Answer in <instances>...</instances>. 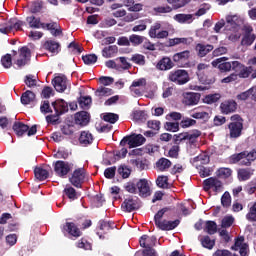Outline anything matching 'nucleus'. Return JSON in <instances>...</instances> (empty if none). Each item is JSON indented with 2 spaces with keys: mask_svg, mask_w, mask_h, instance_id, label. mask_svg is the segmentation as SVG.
I'll list each match as a JSON object with an SVG mask.
<instances>
[{
  "mask_svg": "<svg viewBox=\"0 0 256 256\" xmlns=\"http://www.w3.org/2000/svg\"><path fill=\"white\" fill-rule=\"evenodd\" d=\"M241 27L239 26V17L237 15L226 17L225 31L229 41H239L241 39Z\"/></svg>",
  "mask_w": 256,
  "mask_h": 256,
  "instance_id": "1",
  "label": "nucleus"
},
{
  "mask_svg": "<svg viewBox=\"0 0 256 256\" xmlns=\"http://www.w3.org/2000/svg\"><path fill=\"white\" fill-rule=\"evenodd\" d=\"M140 246H142L145 250H143V256H157V252H155V243H157V238L155 236H147L143 235L140 238Z\"/></svg>",
  "mask_w": 256,
  "mask_h": 256,
  "instance_id": "2",
  "label": "nucleus"
},
{
  "mask_svg": "<svg viewBox=\"0 0 256 256\" xmlns=\"http://www.w3.org/2000/svg\"><path fill=\"white\" fill-rule=\"evenodd\" d=\"M256 159V150L251 152H241L231 156V163H240V165H251V162Z\"/></svg>",
  "mask_w": 256,
  "mask_h": 256,
  "instance_id": "3",
  "label": "nucleus"
},
{
  "mask_svg": "<svg viewBox=\"0 0 256 256\" xmlns=\"http://www.w3.org/2000/svg\"><path fill=\"white\" fill-rule=\"evenodd\" d=\"M232 70L235 71L237 79H249L253 73L252 66H245L239 61H232Z\"/></svg>",
  "mask_w": 256,
  "mask_h": 256,
  "instance_id": "4",
  "label": "nucleus"
},
{
  "mask_svg": "<svg viewBox=\"0 0 256 256\" xmlns=\"http://www.w3.org/2000/svg\"><path fill=\"white\" fill-rule=\"evenodd\" d=\"M23 27V22L17 18H11L8 22L0 23V33L7 35L11 31H19Z\"/></svg>",
  "mask_w": 256,
  "mask_h": 256,
  "instance_id": "5",
  "label": "nucleus"
},
{
  "mask_svg": "<svg viewBox=\"0 0 256 256\" xmlns=\"http://www.w3.org/2000/svg\"><path fill=\"white\" fill-rule=\"evenodd\" d=\"M169 80L176 85H185L189 83V73L186 70H176L169 74Z\"/></svg>",
  "mask_w": 256,
  "mask_h": 256,
  "instance_id": "6",
  "label": "nucleus"
},
{
  "mask_svg": "<svg viewBox=\"0 0 256 256\" xmlns=\"http://www.w3.org/2000/svg\"><path fill=\"white\" fill-rule=\"evenodd\" d=\"M127 143L129 147H140V145L145 143V137H143L141 134H132L131 136L124 137L121 140L120 145L123 147L127 145Z\"/></svg>",
  "mask_w": 256,
  "mask_h": 256,
  "instance_id": "7",
  "label": "nucleus"
},
{
  "mask_svg": "<svg viewBox=\"0 0 256 256\" xmlns=\"http://www.w3.org/2000/svg\"><path fill=\"white\" fill-rule=\"evenodd\" d=\"M86 175L87 173L85 172V168H78L73 172L69 181L74 187L79 188L83 185Z\"/></svg>",
  "mask_w": 256,
  "mask_h": 256,
  "instance_id": "8",
  "label": "nucleus"
},
{
  "mask_svg": "<svg viewBox=\"0 0 256 256\" xmlns=\"http://www.w3.org/2000/svg\"><path fill=\"white\" fill-rule=\"evenodd\" d=\"M229 58L220 57L212 61V67H217L221 73H227L233 69V62H227Z\"/></svg>",
  "mask_w": 256,
  "mask_h": 256,
  "instance_id": "9",
  "label": "nucleus"
},
{
  "mask_svg": "<svg viewBox=\"0 0 256 256\" xmlns=\"http://www.w3.org/2000/svg\"><path fill=\"white\" fill-rule=\"evenodd\" d=\"M203 186L204 191H209L210 189H213L216 193L223 191V183L215 177L204 180Z\"/></svg>",
  "mask_w": 256,
  "mask_h": 256,
  "instance_id": "10",
  "label": "nucleus"
},
{
  "mask_svg": "<svg viewBox=\"0 0 256 256\" xmlns=\"http://www.w3.org/2000/svg\"><path fill=\"white\" fill-rule=\"evenodd\" d=\"M73 169V164L58 160L54 165V171L58 177H65Z\"/></svg>",
  "mask_w": 256,
  "mask_h": 256,
  "instance_id": "11",
  "label": "nucleus"
},
{
  "mask_svg": "<svg viewBox=\"0 0 256 256\" xmlns=\"http://www.w3.org/2000/svg\"><path fill=\"white\" fill-rule=\"evenodd\" d=\"M232 251H239L241 256L249 255V245L245 243V238L243 236L238 237L235 240V244L231 247Z\"/></svg>",
  "mask_w": 256,
  "mask_h": 256,
  "instance_id": "12",
  "label": "nucleus"
},
{
  "mask_svg": "<svg viewBox=\"0 0 256 256\" xmlns=\"http://www.w3.org/2000/svg\"><path fill=\"white\" fill-rule=\"evenodd\" d=\"M52 84L58 93H63L67 91V87H69V81L67 80V77H65V75L56 76L53 79Z\"/></svg>",
  "mask_w": 256,
  "mask_h": 256,
  "instance_id": "13",
  "label": "nucleus"
},
{
  "mask_svg": "<svg viewBox=\"0 0 256 256\" xmlns=\"http://www.w3.org/2000/svg\"><path fill=\"white\" fill-rule=\"evenodd\" d=\"M122 209L128 213L139 209V198H137V196H129L122 203Z\"/></svg>",
  "mask_w": 256,
  "mask_h": 256,
  "instance_id": "14",
  "label": "nucleus"
},
{
  "mask_svg": "<svg viewBox=\"0 0 256 256\" xmlns=\"http://www.w3.org/2000/svg\"><path fill=\"white\" fill-rule=\"evenodd\" d=\"M31 61V50L27 47H22L20 49L19 59L16 61L18 67H25Z\"/></svg>",
  "mask_w": 256,
  "mask_h": 256,
  "instance_id": "15",
  "label": "nucleus"
},
{
  "mask_svg": "<svg viewBox=\"0 0 256 256\" xmlns=\"http://www.w3.org/2000/svg\"><path fill=\"white\" fill-rule=\"evenodd\" d=\"M230 137L232 139H237L238 137H241V133L243 131V122H231L228 125Z\"/></svg>",
  "mask_w": 256,
  "mask_h": 256,
  "instance_id": "16",
  "label": "nucleus"
},
{
  "mask_svg": "<svg viewBox=\"0 0 256 256\" xmlns=\"http://www.w3.org/2000/svg\"><path fill=\"white\" fill-rule=\"evenodd\" d=\"M136 185L140 197H149L151 195V187H149V182L146 179H140L136 182Z\"/></svg>",
  "mask_w": 256,
  "mask_h": 256,
  "instance_id": "17",
  "label": "nucleus"
},
{
  "mask_svg": "<svg viewBox=\"0 0 256 256\" xmlns=\"http://www.w3.org/2000/svg\"><path fill=\"white\" fill-rule=\"evenodd\" d=\"M238 101H256V86L241 92L236 96Z\"/></svg>",
  "mask_w": 256,
  "mask_h": 256,
  "instance_id": "18",
  "label": "nucleus"
},
{
  "mask_svg": "<svg viewBox=\"0 0 256 256\" xmlns=\"http://www.w3.org/2000/svg\"><path fill=\"white\" fill-rule=\"evenodd\" d=\"M201 99V95L194 92H187L183 94L184 105H197Z\"/></svg>",
  "mask_w": 256,
  "mask_h": 256,
  "instance_id": "19",
  "label": "nucleus"
},
{
  "mask_svg": "<svg viewBox=\"0 0 256 256\" xmlns=\"http://www.w3.org/2000/svg\"><path fill=\"white\" fill-rule=\"evenodd\" d=\"M52 106L56 115H63V113H67L69 111V105L63 99L56 100L52 103Z\"/></svg>",
  "mask_w": 256,
  "mask_h": 256,
  "instance_id": "20",
  "label": "nucleus"
},
{
  "mask_svg": "<svg viewBox=\"0 0 256 256\" xmlns=\"http://www.w3.org/2000/svg\"><path fill=\"white\" fill-rule=\"evenodd\" d=\"M201 136V132L196 131L193 133L184 132L178 135V141H188L189 143L193 144L196 143L197 138Z\"/></svg>",
  "mask_w": 256,
  "mask_h": 256,
  "instance_id": "21",
  "label": "nucleus"
},
{
  "mask_svg": "<svg viewBox=\"0 0 256 256\" xmlns=\"http://www.w3.org/2000/svg\"><path fill=\"white\" fill-rule=\"evenodd\" d=\"M214 47L211 44H196L195 51L198 55V57H206L213 51Z\"/></svg>",
  "mask_w": 256,
  "mask_h": 256,
  "instance_id": "22",
  "label": "nucleus"
},
{
  "mask_svg": "<svg viewBox=\"0 0 256 256\" xmlns=\"http://www.w3.org/2000/svg\"><path fill=\"white\" fill-rule=\"evenodd\" d=\"M180 221L174 220H162L160 224L157 225L158 229H161V231H173V229L177 228L179 226Z\"/></svg>",
  "mask_w": 256,
  "mask_h": 256,
  "instance_id": "23",
  "label": "nucleus"
},
{
  "mask_svg": "<svg viewBox=\"0 0 256 256\" xmlns=\"http://www.w3.org/2000/svg\"><path fill=\"white\" fill-rule=\"evenodd\" d=\"M220 108L222 113H224L225 115H229V113H233L236 111L237 102H235L234 100L225 101L220 105Z\"/></svg>",
  "mask_w": 256,
  "mask_h": 256,
  "instance_id": "24",
  "label": "nucleus"
},
{
  "mask_svg": "<svg viewBox=\"0 0 256 256\" xmlns=\"http://www.w3.org/2000/svg\"><path fill=\"white\" fill-rule=\"evenodd\" d=\"M173 19H174V21H177V23L190 25V23H193V21H195V15H193V14H176V15H174Z\"/></svg>",
  "mask_w": 256,
  "mask_h": 256,
  "instance_id": "25",
  "label": "nucleus"
},
{
  "mask_svg": "<svg viewBox=\"0 0 256 256\" xmlns=\"http://www.w3.org/2000/svg\"><path fill=\"white\" fill-rule=\"evenodd\" d=\"M63 231H66V233L72 237H81V230H79L73 222H66V225L63 227Z\"/></svg>",
  "mask_w": 256,
  "mask_h": 256,
  "instance_id": "26",
  "label": "nucleus"
},
{
  "mask_svg": "<svg viewBox=\"0 0 256 256\" xmlns=\"http://www.w3.org/2000/svg\"><path fill=\"white\" fill-rule=\"evenodd\" d=\"M156 68L159 71H169V69H173V61L169 57H164L157 63Z\"/></svg>",
  "mask_w": 256,
  "mask_h": 256,
  "instance_id": "27",
  "label": "nucleus"
},
{
  "mask_svg": "<svg viewBox=\"0 0 256 256\" xmlns=\"http://www.w3.org/2000/svg\"><path fill=\"white\" fill-rule=\"evenodd\" d=\"M75 123L76 125H81L85 127L89 123V113L81 111L75 114Z\"/></svg>",
  "mask_w": 256,
  "mask_h": 256,
  "instance_id": "28",
  "label": "nucleus"
},
{
  "mask_svg": "<svg viewBox=\"0 0 256 256\" xmlns=\"http://www.w3.org/2000/svg\"><path fill=\"white\" fill-rule=\"evenodd\" d=\"M79 143L84 147H86V145H91V143H93V134H91L89 131L81 132L79 137Z\"/></svg>",
  "mask_w": 256,
  "mask_h": 256,
  "instance_id": "29",
  "label": "nucleus"
},
{
  "mask_svg": "<svg viewBox=\"0 0 256 256\" xmlns=\"http://www.w3.org/2000/svg\"><path fill=\"white\" fill-rule=\"evenodd\" d=\"M26 21L32 29H45V23H41V19L35 18V16L27 17Z\"/></svg>",
  "mask_w": 256,
  "mask_h": 256,
  "instance_id": "30",
  "label": "nucleus"
},
{
  "mask_svg": "<svg viewBox=\"0 0 256 256\" xmlns=\"http://www.w3.org/2000/svg\"><path fill=\"white\" fill-rule=\"evenodd\" d=\"M22 105H31V103H35V93L31 90H27L21 96Z\"/></svg>",
  "mask_w": 256,
  "mask_h": 256,
  "instance_id": "31",
  "label": "nucleus"
},
{
  "mask_svg": "<svg viewBox=\"0 0 256 256\" xmlns=\"http://www.w3.org/2000/svg\"><path fill=\"white\" fill-rule=\"evenodd\" d=\"M34 175L38 181H45V179L49 178V171L43 167H36L34 169Z\"/></svg>",
  "mask_w": 256,
  "mask_h": 256,
  "instance_id": "32",
  "label": "nucleus"
},
{
  "mask_svg": "<svg viewBox=\"0 0 256 256\" xmlns=\"http://www.w3.org/2000/svg\"><path fill=\"white\" fill-rule=\"evenodd\" d=\"M170 167H171V162L167 158H160L156 162V169L158 171H168Z\"/></svg>",
  "mask_w": 256,
  "mask_h": 256,
  "instance_id": "33",
  "label": "nucleus"
},
{
  "mask_svg": "<svg viewBox=\"0 0 256 256\" xmlns=\"http://www.w3.org/2000/svg\"><path fill=\"white\" fill-rule=\"evenodd\" d=\"M119 51L116 45L105 47L102 50V56L106 59H110L111 57H115L116 53Z\"/></svg>",
  "mask_w": 256,
  "mask_h": 256,
  "instance_id": "34",
  "label": "nucleus"
},
{
  "mask_svg": "<svg viewBox=\"0 0 256 256\" xmlns=\"http://www.w3.org/2000/svg\"><path fill=\"white\" fill-rule=\"evenodd\" d=\"M13 129H14L16 135H18V137H22L23 134H25L29 131V126H27L21 122H16L13 125Z\"/></svg>",
  "mask_w": 256,
  "mask_h": 256,
  "instance_id": "35",
  "label": "nucleus"
},
{
  "mask_svg": "<svg viewBox=\"0 0 256 256\" xmlns=\"http://www.w3.org/2000/svg\"><path fill=\"white\" fill-rule=\"evenodd\" d=\"M170 46L174 47V45H191L193 43V38H173L169 41Z\"/></svg>",
  "mask_w": 256,
  "mask_h": 256,
  "instance_id": "36",
  "label": "nucleus"
},
{
  "mask_svg": "<svg viewBox=\"0 0 256 256\" xmlns=\"http://www.w3.org/2000/svg\"><path fill=\"white\" fill-rule=\"evenodd\" d=\"M44 48L50 51V53H59V42L53 40L46 41Z\"/></svg>",
  "mask_w": 256,
  "mask_h": 256,
  "instance_id": "37",
  "label": "nucleus"
},
{
  "mask_svg": "<svg viewBox=\"0 0 256 256\" xmlns=\"http://www.w3.org/2000/svg\"><path fill=\"white\" fill-rule=\"evenodd\" d=\"M190 55H191V52L188 50L176 53L173 56V61L175 63H179L180 61H187V59H189Z\"/></svg>",
  "mask_w": 256,
  "mask_h": 256,
  "instance_id": "38",
  "label": "nucleus"
},
{
  "mask_svg": "<svg viewBox=\"0 0 256 256\" xmlns=\"http://www.w3.org/2000/svg\"><path fill=\"white\" fill-rule=\"evenodd\" d=\"M251 175H253V171H251V169L238 170L239 181H249V179H251Z\"/></svg>",
  "mask_w": 256,
  "mask_h": 256,
  "instance_id": "39",
  "label": "nucleus"
},
{
  "mask_svg": "<svg viewBox=\"0 0 256 256\" xmlns=\"http://www.w3.org/2000/svg\"><path fill=\"white\" fill-rule=\"evenodd\" d=\"M95 95L100 98L109 97V95H113V89L101 86L95 91Z\"/></svg>",
  "mask_w": 256,
  "mask_h": 256,
  "instance_id": "40",
  "label": "nucleus"
},
{
  "mask_svg": "<svg viewBox=\"0 0 256 256\" xmlns=\"http://www.w3.org/2000/svg\"><path fill=\"white\" fill-rule=\"evenodd\" d=\"M207 69H209V65L205 63H200L197 65L196 75L200 81H205L204 75Z\"/></svg>",
  "mask_w": 256,
  "mask_h": 256,
  "instance_id": "41",
  "label": "nucleus"
},
{
  "mask_svg": "<svg viewBox=\"0 0 256 256\" xmlns=\"http://www.w3.org/2000/svg\"><path fill=\"white\" fill-rule=\"evenodd\" d=\"M202 247H205V249H213L215 247V240L211 239L209 236H204L200 239Z\"/></svg>",
  "mask_w": 256,
  "mask_h": 256,
  "instance_id": "42",
  "label": "nucleus"
},
{
  "mask_svg": "<svg viewBox=\"0 0 256 256\" xmlns=\"http://www.w3.org/2000/svg\"><path fill=\"white\" fill-rule=\"evenodd\" d=\"M156 185L160 187V189H167V187H169V178L167 176H158Z\"/></svg>",
  "mask_w": 256,
  "mask_h": 256,
  "instance_id": "43",
  "label": "nucleus"
},
{
  "mask_svg": "<svg viewBox=\"0 0 256 256\" xmlns=\"http://www.w3.org/2000/svg\"><path fill=\"white\" fill-rule=\"evenodd\" d=\"M144 41H145V37H143V36H139L137 34L130 35V43L134 47L141 45V43H144Z\"/></svg>",
  "mask_w": 256,
  "mask_h": 256,
  "instance_id": "44",
  "label": "nucleus"
},
{
  "mask_svg": "<svg viewBox=\"0 0 256 256\" xmlns=\"http://www.w3.org/2000/svg\"><path fill=\"white\" fill-rule=\"evenodd\" d=\"M64 193L71 201H75V199H77V191H75V188L71 186H66Z\"/></svg>",
  "mask_w": 256,
  "mask_h": 256,
  "instance_id": "45",
  "label": "nucleus"
},
{
  "mask_svg": "<svg viewBox=\"0 0 256 256\" xmlns=\"http://www.w3.org/2000/svg\"><path fill=\"white\" fill-rule=\"evenodd\" d=\"M255 39V34H244L241 43L242 45H246L247 47H249L250 45H253Z\"/></svg>",
  "mask_w": 256,
  "mask_h": 256,
  "instance_id": "46",
  "label": "nucleus"
},
{
  "mask_svg": "<svg viewBox=\"0 0 256 256\" xmlns=\"http://www.w3.org/2000/svg\"><path fill=\"white\" fill-rule=\"evenodd\" d=\"M206 232L209 235H215V233H217V223L214 221H206Z\"/></svg>",
  "mask_w": 256,
  "mask_h": 256,
  "instance_id": "47",
  "label": "nucleus"
},
{
  "mask_svg": "<svg viewBox=\"0 0 256 256\" xmlns=\"http://www.w3.org/2000/svg\"><path fill=\"white\" fill-rule=\"evenodd\" d=\"M104 121H106L107 123H117V121H119V115L115 114V113H106L103 116Z\"/></svg>",
  "mask_w": 256,
  "mask_h": 256,
  "instance_id": "48",
  "label": "nucleus"
},
{
  "mask_svg": "<svg viewBox=\"0 0 256 256\" xmlns=\"http://www.w3.org/2000/svg\"><path fill=\"white\" fill-rule=\"evenodd\" d=\"M221 205L225 208L231 207V194L226 191L221 197Z\"/></svg>",
  "mask_w": 256,
  "mask_h": 256,
  "instance_id": "49",
  "label": "nucleus"
},
{
  "mask_svg": "<svg viewBox=\"0 0 256 256\" xmlns=\"http://www.w3.org/2000/svg\"><path fill=\"white\" fill-rule=\"evenodd\" d=\"M1 63L5 69H9L11 67V65H13L11 54H6V55L2 56Z\"/></svg>",
  "mask_w": 256,
  "mask_h": 256,
  "instance_id": "50",
  "label": "nucleus"
},
{
  "mask_svg": "<svg viewBox=\"0 0 256 256\" xmlns=\"http://www.w3.org/2000/svg\"><path fill=\"white\" fill-rule=\"evenodd\" d=\"M233 171L230 168H220L218 169V177L221 179H229V176L232 175Z\"/></svg>",
  "mask_w": 256,
  "mask_h": 256,
  "instance_id": "51",
  "label": "nucleus"
},
{
  "mask_svg": "<svg viewBox=\"0 0 256 256\" xmlns=\"http://www.w3.org/2000/svg\"><path fill=\"white\" fill-rule=\"evenodd\" d=\"M25 84L27 87H37V76L35 75H27L25 78Z\"/></svg>",
  "mask_w": 256,
  "mask_h": 256,
  "instance_id": "52",
  "label": "nucleus"
},
{
  "mask_svg": "<svg viewBox=\"0 0 256 256\" xmlns=\"http://www.w3.org/2000/svg\"><path fill=\"white\" fill-rule=\"evenodd\" d=\"M78 103L82 109H88V107L91 105V97L89 96L80 97V99L78 100Z\"/></svg>",
  "mask_w": 256,
  "mask_h": 256,
  "instance_id": "53",
  "label": "nucleus"
},
{
  "mask_svg": "<svg viewBox=\"0 0 256 256\" xmlns=\"http://www.w3.org/2000/svg\"><path fill=\"white\" fill-rule=\"evenodd\" d=\"M159 29H161V23H154L149 30V37H151V39H155L157 37V31H159Z\"/></svg>",
  "mask_w": 256,
  "mask_h": 256,
  "instance_id": "54",
  "label": "nucleus"
},
{
  "mask_svg": "<svg viewBox=\"0 0 256 256\" xmlns=\"http://www.w3.org/2000/svg\"><path fill=\"white\" fill-rule=\"evenodd\" d=\"M83 62L85 65H93V63H97V55L89 54L82 57Z\"/></svg>",
  "mask_w": 256,
  "mask_h": 256,
  "instance_id": "55",
  "label": "nucleus"
},
{
  "mask_svg": "<svg viewBox=\"0 0 256 256\" xmlns=\"http://www.w3.org/2000/svg\"><path fill=\"white\" fill-rule=\"evenodd\" d=\"M167 213V209L163 208L160 211H158L154 216V221L156 227L160 225V223L163 221V216Z\"/></svg>",
  "mask_w": 256,
  "mask_h": 256,
  "instance_id": "56",
  "label": "nucleus"
},
{
  "mask_svg": "<svg viewBox=\"0 0 256 256\" xmlns=\"http://www.w3.org/2000/svg\"><path fill=\"white\" fill-rule=\"evenodd\" d=\"M124 188H125V190H126L128 193H137V182H135V181L127 182V183L124 185Z\"/></svg>",
  "mask_w": 256,
  "mask_h": 256,
  "instance_id": "57",
  "label": "nucleus"
},
{
  "mask_svg": "<svg viewBox=\"0 0 256 256\" xmlns=\"http://www.w3.org/2000/svg\"><path fill=\"white\" fill-rule=\"evenodd\" d=\"M118 173L123 179H127L129 178V175H131V169H129L127 166H120L118 168Z\"/></svg>",
  "mask_w": 256,
  "mask_h": 256,
  "instance_id": "58",
  "label": "nucleus"
},
{
  "mask_svg": "<svg viewBox=\"0 0 256 256\" xmlns=\"http://www.w3.org/2000/svg\"><path fill=\"white\" fill-rule=\"evenodd\" d=\"M219 99H221V95H219V94H210V95L205 97L204 101L206 103H208V105H211L213 103H217V101H219Z\"/></svg>",
  "mask_w": 256,
  "mask_h": 256,
  "instance_id": "59",
  "label": "nucleus"
},
{
  "mask_svg": "<svg viewBox=\"0 0 256 256\" xmlns=\"http://www.w3.org/2000/svg\"><path fill=\"white\" fill-rule=\"evenodd\" d=\"M131 61H133V63H136V65H145V56L141 55V54H134L131 58Z\"/></svg>",
  "mask_w": 256,
  "mask_h": 256,
  "instance_id": "60",
  "label": "nucleus"
},
{
  "mask_svg": "<svg viewBox=\"0 0 256 256\" xmlns=\"http://www.w3.org/2000/svg\"><path fill=\"white\" fill-rule=\"evenodd\" d=\"M165 129L167 131H172V133H177V131H179V123H177V122H166Z\"/></svg>",
  "mask_w": 256,
  "mask_h": 256,
  "instance_id": "61",
  "label": "nucleus"
},
{
  "mask_svg": "<svg viewBox=\"0 0 256 256\" xmlns=\"http://www.w3.org/2000/svg\"><path fill=\"white\" fill-rule=\"evenodd\" d=\"M235 221V218H233V216H225L223 219H222V224L221 226L224 228V229H227V227H231L233 225V222Z\"/></svg>",
  "mask_w": 256,
  "mask_h": 256,
  "instance_id": "62",
  "label": "nucleus"
},
{
  "mask_svg": "<svg viewBox=\"0 0 256 256\" xmlns=\"http://www.w3.org/2000/svg\"><path fill=\"white\" fill-rule=\"evenodd\" d=\"M171 11H173V8L169 5L158 6L154 8L155 13H171Z\"/></svg>",
  "mask_w": 256,
  "mask_h": 256,
  "instance_id": "63",
  "label": "nucleus"
},
{
  "mask_svg": "<svg viewBox=\"0 0 256 256\" xmlns=\"http://www.w3.org/2000/svg\"><path fill=\"white\" fill-rule=\"evenodd\" d=\"M193 119H203L204 121H207L209 119V113L202 111V112H195L191 115Z\"/></svg>",
  "mask_w": 256,
  "mask_h": 256,
  "instance_id": "64",
  "label": "nucleus"
}]
</instances>
